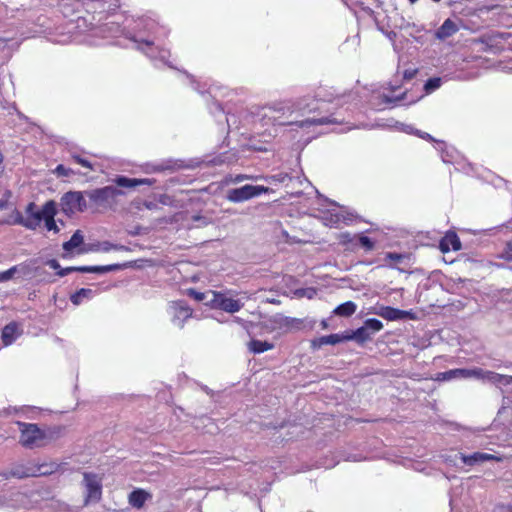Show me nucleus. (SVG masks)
Instances as JSON below:
<instances>
[{
	"label": "nucleus",
	"mask_w": 512,
	"mask_h": 512,
	"mask_svg": "<svg viewBox=\"0 0 512 512\" xmlns=\"http://www.w3.org/2000/svg\"><path fill=\"white\" fill-rule=\"evenodd\" d=\"M114 183L116 186H105L86 192L92 209L96 211L114 210L121 198L125 196V192L121 188H135L147 183V180L117 176Z\"/></svg>",
	"instance_id": "f257e3e1"
},
{
	"label": "nucleus",
	"mask_w": 512,
	"mask_h": 512,
	"mask_svg": "<svg viewBox=\"0 0 512 512\" xmlns=\"http://www.w3.org/2000/svg\"><path fill=\"white\" fill-rule=\"evenodd\" d=\"M37 206L34 202H30L26 207L27 218L23 219L21 215L18 216L15 223L21 224L24 227L35 230L44 221L45 228L54 233L59 232V227L55 221L57 214L56 204L54 201H47L41 210H36Z\"/></svg>",
	"instance_id": "f03ea898"
},
{
	"label": "nucleus",
	"mask_w": 512,
	"mask_h": 512,
	"mask_svg": "<svg viewBox=\"0 0 512 512\" xmlns=\"http://www.w3.org/2000/svg\"><path fill=\"white\" fill-rule=\"evenodd\" d=\"M17 425L20 430L19 443L25 448L43 447L55 438L52 431L41 429L37 424L18 421Z\"/></svg>",
	"instance_id": "7ed1b4c3"
},
{
	"label": "nucleus",
	"mask_w": 512,
	"mask_h": 512,
	"mask_svg": "<svg viewBox=\"0 0 512 512\" xmlns=\"http://www.w3.org/2000/svg\"><path fill=\"white\" fill-rule=\"evenodd\" d=\"M55 465L47 464V463H36L33 461H29L27 463H19L11 468L10 471L0 473L1 479H10V478H28V477H38L43 475H49L54 472Z\"/></svg>",
	"instance_id": "20e7f679"
},
{
	"label": "nucleus",
	"mask_w": 512,
	"mask_h": 512,
	"mask_svg": "<svg viewBox=\"0 0 512 512\" xmlns=\"http://www.w3.org/2000/svg\"><path fill=\"white\" fill-rule=\"evenodd\" d=\"M278 112L279 111H277L275 109H269L268 113L263 114L262 120L265 121L266 119H268L269 121H271V123L273 125H280V126L296 125L299 128L340 123V121H338L332 115L325 116V117H318V118H307L305 120L294 122V123L293 122H284V121L279 120V118L275 115Z\"/></svg>",
	"instance_id": "39448f33"
},
{
	"label": "nucleus",
	"mask_w": 512,
	"mask_h": 512,
	"mask_svg": "<svg viewBox=\"0 0 512 512\" xmlns=\"http://www.w3.org/2000/svg\"><path fill=\"white\" fill-rule=\"evenodd\" d=\"M47 265L56 271V275L64 277L72 272L82 273H106L116 271L122 268L120 264H110L104 266H78V267H66L62 268L56 259H50L47 261Z\"/></svg>",
	"instance_id": "423d86ee"
},
{
	"label": "nucleus",
	"mask_w": 512,
	"mask_h": 512,
	"mask_svg": "<svg viewBox=\"0 0 512 512\" xmlns=\"http://www.w3.org/2000/svg\"><path fill=\"white\" fill-rule=\"evenodd\" d=\"M60 205L62 212L69 216L87 209V202L81 191L66 192L60 199Z\"/></svg>",
	"instance_id": "0eeeda50"
},
{
	"label": "nucleus",
	"mask_w": 512,
	"mask_h": 512,
	"mask_svg": "<svg viewBox=\"0 0 512 512\" xmlns=\"http://www.w3.org/2000/svg\"><path fill=\"white\" fill-rule=\"evenodd\" d=\"M268 192V187L246 184L242 187L228 190L227 199L234 203H240Z\"/></svg>",
	"instance_id": "6e6552de"
},
{
	"label": "nucleus",
	"mask_w": 512,
	"mask_h": 512,
	"mask_svg": "<svg viewBox=\"0 0 512 512\" xmlns=\"http://www.w3.org/2000/svg\"><path fill=\"white\" fill-rule=\"evenodd\" d=\"M210 294L212 297L209 302L214 309L235 313L243 307V303L240 300L229 297L226 292L210 291Z\"/></svg>",
	"instance_id": "1a4fd4ad"
},
{
	"label": "nucleus",
	"mask_w": 512,
	"mask_h": 512,
	"mask_svg": "<svg viewBox=\"0 0 512 512\" xmlns=\"http://www.w3.org/2000/svg\"><path fill=\"white\" fill-rule=\"evenodd\" d=\"M87 491L86 502H98L102 496L101 478L95 473L85 472L83 474Z\"/></svg>",
	"instance_id": "9d476101"
},
{
	"label": "nucleus",
	"mask_w": 512,
	"mask_h": 512,
	"mask_svg": "<svg viewBox=\"0 0 512 512\" xmlns=\"http://www.w3.org/2000/svg\"><path fill=\"white\" fill-rule=\"evenodd\" d=\"M374 313L385 320L396 321L404 319H416V316L412 310H401L391 306H380L375 309Z\"/></svg>",
	"instance_id": "9b49d317"
},
{
	"label": "nucleus",
	"mask_w": 512,
	"mask_h": 512,
	"mask_svg": "<svg viewBox=\"0 0 512 512\" xmlns=\"http://www.w3.org/2000/svg\"><path fill=\"white\" fill-rule=\"evenodd\" d=\"M84 245V236L81 230H76L70 240L63 243L62 247L64 253L62 254V258H69L74 252L76 254H83L87 250L83 248Z\"/></svg>",
	"instance_id": "f8f14e48"
},
{
	"label": "nucleus",
	"mask_w": 512,
	"mask_h": 512,
	"mask_svg": "<svg viewBox=\"0 0 512 512\" xmlns=\"http://www.w3.org/2000/svg\"><path fill=\"white\" fill-rule=\"evenodd\" d=\"M385 262V266L391 269H397L400 272H404L405 270L400 268V265L410 266L412 260L411 253H397V252H387L383 258Z\"/></svg>",
	"instance_id": "ddd939ff"
},
{
	"label": "nucleus",
	"mask_w": 512,
	"mask_h": 512,
	"mask_svg": "<svg viewBox=\"0 0 512 512\" xmlns=\"http://www.w3.org/2000/svg\"><path fill=\"white\" fill-rule=\"evenodd\" d=\"M173 322L180 328L183 327L184 322L192 316V308L184 301H176L172 304Z\"/></svg>",
	"instance_id": "4468645a"
},
{
	"label": "nucleus",
	"mask_w": 512,
	"mask_h": 512,
	"mask_svg": "<svg viewBox=\"0 0 512 512\" xmlns=\"http://www.w3.org/2000/svg\"><path fill=\"white\" fill-rule=\"evenodd\" d=\"M460 459L462 462L468 466H474L479 463H483L486 461H503V457L495 454L484 453V452H475L470 455L461 454Z\"/></svg>",
	"instance_id": "2eb2a0df"
},
{
	"label": "nucleus",
	"mask_w": 512,
	"mask_h": 512,
	"mask_svg": "<svg viewBox=\"0 0 512 512\" xmlns=\"http://www.w3.org/2000/svg\"><path fill=\"white\" fill-rule=\"evenodd\" d=\"M462 248L460 238L455 231H447L439 242V249L442 253L459 251Z\"/></svg>",
	"instance_id": "dca6fc26"
},
{
	"label": "nucleus",
	"mask_w": 512,
	"mask_h": 512,
	"mask_svg": "<svg viewBox=\"0 0 512 512\" xmlns=\"http://www.w3.org/2000/svg\"><path fill=\"white\" fill-rule=\"evenodd\" d=\"M459 30L457 24L450 18L446 19L443 24L436 30L435 38L438 40H446Z\"/></svg>",
	"instance_id": "f3484780"
},
{
	"label": "nucleus",
	"mask_w": 512,
	"mask_h": 512,
	"mask_svg": "<svg viewBox=\"0 0 512 512\" xmlns=\"http://www.w3.org/2000/svg\"><path fill=\"white\" fill-rule=\"evenodd\" d=\"M150 498V493L144 489L137 488L129 494L128 502L133 508L141 509L145 505V502Z\"/></svg>",
	"instance_id": "a211bd4d"
},
{
	"label": "nucleus",
	"mask_w": 512,
	"mask_h": 512,
	"mask_svg": "<svg viewBox=\"0 0 512 512\" xmlns=\"http://www.w3.org/2000/svg\"><path fill=\"white\" fill-rule=\"evenodd\" d=\"M18 336V325L15 322H11L4 326L1 333L2 342L4 345H11Z\"/></svg>",
	"instance_id": "6ab92c4d"
},
{
	"label": "nucleus",
	"mask_w": 512,
	"mask_h": 512,
	"mask_svg": "<svg viewBox=\"0 0 512 512\" xmlns=\"http://www.w3.org/2000/svg\"><path fill=\"white\" fill-rule=\"evenodd\" d=\"M357 306L352 301H347L345 303H342L338 305L334 310L333 313L335 315L341 316V317H350L356 312Z\"/></svg>",
	"instance_id": "aec40b11"
},
{
	"label": "nucleus",
	"mask_w": 512,
	"mask_h": 512,
	"mask_svg": "<svg viewBox=\"0 0 512 512\" xmlns=\"http://www.w3.org/2000/svg\"><path fill=\"white\" fill-rule=\"evenodd\" d=\"M248 347L251 352H253L255 354H260L265 351L273 349L274 344L270 343L268 341L253 339L249 342Z\"/></svg>",
	"instance_id": "412c9836"
},
{
	"label": "nucleus",
	"mask_w": 512,
	"mask_h": 512,
	"mask_svg": "<svg viewBox=\"0 0 512 512\" xmlns=\"http://www.w3.org/2000/svg\"><path fill=\"white\" fill-rule=\"evenodd\" d=\"M94 291L89 288H81L70 296V300L74 305H80L84 299H91Z\"/></svg>",
	"instance_id": "4be33fe9"
},
{
	"label": "nucleus",
	"mask_w": 512,
	"mask_h": 512,
	"mask_svg": "<svg viewBox=\"0 0 512 512\" xmlns=\"http://www.w3.org/2000/svg\"><path fill=\"white\" fill-rule=\"evenodd\" d=\"M340 244L343 245L347 250L356 251L357 249V234L351 235L348 232L341 233L339 236Z\"/></svg>",
	"instance_id": "5701e85b"
},
{
	"label": "nucleus",
	"mask_w": 512,
	"mask_h": 512,
	"mask_svg": "<svg viewBox=\"0 0 512 512\" xmlns=\"http://www.w3.org/2000/svg\"><path fill=\"white\" fill-rule=\"evenodd\" d=\"M340 244L343 245L347 250L356 251L357 249V234L351 235L348 232L341 233L339 236Z\"/></svg>",
	"instance_id": "b1692460"
},
{
	"label": "nucleus",
	"mask_w": 512,
	"mask_h": 512,
	"mask_svg": "<svg viewBox=\"0 0 512 512\" xmlns=\"http://www.w3.org/2000/svg\"><path fill=\"white\" fill-rule=\"evenodd\" d=\"M346 337H349V341L356 339L360 342H364L370 339L371 333L363 325L362 327L356 329L355 331H346Z\"/></svg>",
	"instance_id": "393cba45"
},
{
	"label": "nucleus",
	"mask_w": 512,
	"mask_h": 512,
	"mask_svg": "<svg viewBox=\"0 0 512 512\" xmlns=\"http://www.w3.org/2000/svg\"><path fill=\"white\" fill-rule=\"evenodd\" d=\"M375 246L376 241L362 233L357 234V248H362L365 252H370L374 250Z\"/></svg>",
	"instance_id": "a878e982"
},
{
	"label": "nucleus",
	"mask_w": 512,
	"mask_h": 512,
	"mask_svg": "<svg viewBox=\"0 0 512 512\" xmlns=\"http://www.w3.org/2000/svg\"><path fill=\"white\" fill-rule=\"evenodd\" d=\"M324 224L329 227H338L344 220L340 213H327L323 217Z\"/></svg>",
	"instance_id": "bb28decb"
},
{
	"label": "nucleus",
	"mask_w": 512,
	"mask_h": 512,
	"mask_svg": "<svg viewBox=\"0 0 512 512\" xmlns=\"http://www.w3.org/2000/svg\"><path fill=\"white\" fill-rule=\"evenodd\" d=\"M70 159L74 163L84 167L88 171H94V166H93V164L91 163V161L88 158H86V157H84V156H82L80 154H77V153H72L70 155Z\"/></svg>",
	"instance_id": "cd10ccee"
},
{
	"label": "nucleus",
	"mask_w": 512,
	"mask_h": 512,
	"mask_svg": "<svg viewBox=\"0 0 512 512\" xmlns=\"http://www.w3.org/2000/svg\"><path fill=\"white\" fill-rule=\"evenodd\" d=\"M442 84V80L440 77H432V78H429L426 83L424 84V91H425V94H431L432 92H434L435 90H437L438 88H440Z\"/></svg>",
	"instance_id": "c85d7f7f"
},
{
	"label": "nucleus",
	"mask_w": 512,
	"mask_h": 512,
	"mask_svg": "<svg viewBox=\"0 0 512 512\" xmlns=\"http://www.w3.org/2000/svg\"><path fill=\"white\" fill-rule=\"evenodd\" d=\"M326 345H336L342 342L349 341V337H346V332L342 334H330L324 336Z\"/></svg>",
	"instance_id": "c756f323"
},
{
	"label": "nucleus",
	"mask_w": 512,
	"mask_h": 512,
	"mask_svg": "<svg viewBox=\"0 0 512 512\" xmlns=\"http://www.w3.org/2000/svg\"><path fill=\"white\" fill-rule=\"evenodd\" d=\"M464 373L465 372H463V369H461V368L452 369V370H449L446 372L439 373L437 376V379L438 380H450L452 378H457V377L464 378Z\"/></svg>",
	"instance_id": "7c9ffc66"
},
{
	"label": "nucleus",
	"mask_w": 512,
	"mask_h": 512,
	"mask_svg": "<svg viewBox=\"0 0 512 512\" xmlns=\"http://www.w3.org/2000/svg\"><path fill=\"white\" fill-rule=\"evenodd\" d=\"M364 326L368 331L371 330L372 332H378L383 329L382 322L376 318L367 319L364 322Z\"/></svg>",
	"instance_id": "2f4dec72"
},
{
	"label": "nucleus",
	"mask_w": 512,
	"mask_h": 512,
	"mask_svg": "<svg viewBox=\"0 0 512 512\" xmlns=\"http://www.w3.org/2000/svg\"><path fill=\"white\" fill-rule=\"evenodd\" d=\"M486 371L487 370H483L481 368L463 369V372H465L464 378L475 377L483 380H485Z\"/></svg>",
	"instance_id": "473e14b6"
},
{
	"label": "nucleus",
	"mask_w": 512,
	"mask_h": 512,
	"mask_svg": "<svg viewBox=\"0 0 512 512\" xmlns=\"http://www.w3.org/2000/svg\"><path fill=\"white\" fill-rule=\"evenodd\" d=\"M53 173L57 177H70L71 175L75 174V172L71 168H67L63 164L57 165L56 168L53 170Z\"/></svg>",
	"instance_id": "72a5a7b5"
},
{
	"label": "nucleus",
	"mask_w": 512,
	"mask_h": 512,
	"mask_svg": "<svg viewBox=\"0 0 512 512\" xmlns=\"http://www.w3.org/2000/svg\"><path fill=\"white\" fill-rule=\"evenodd\" d=\"M129 39L137 44V49L140 51H144L143 45L146 47H152L154 45V42L148 39H138L136 37H130Z\"/></svg>",
	"instance_id": "f704fd0d"
},
{
	"label": "nucleus",
	"mask_w": 512,
	"mask_h": 512,
	"mask_svg": "<svg viewBox=\"0 0 512 512\" xmlns=\"http://www.w3.org/2000/svg\"><path fill=\"white\" fill-rule=\"evenodd\" d=\"M16 271H17V266H13L6 271L0 272V282H5V281L10 280L14 276Z\"/></svg>",
	"instance_id": "c9c22d12"
},
{
	"label": "nucleus",
	"mask_w": 512,
	"mask_h": 512,
	"mask_svg": "<svg viewBox=\"0 0 512 512\" xmlns=\"http://www.w3.org/2000/svg\"><path fill=\"white\" fill-rule=\"evenodd\" d=\"M501 374L493 372V371H486L485 380L492 384H500Z\"/></svg>",
	"instance_id": "e433bc0d"
},
{
	"label": "nucleus",
	"mask_w": 512,
	"mask_h": 512,
	"mask_svg": "<svg viewBox=\"0 0 512 512\" xmlns=\"http://www.w3.org/2000/svg\"><path fill=\"white\" fill-rule=\"evenodd\" d=\"M326 91L324 89H319L316 98L318 101H324V102H332L334 100V96L332 94H326Z\"/></svg>",
	"instance_id": "4c0bfd02"
},
{
	"label": "nucleus",
	"mask_w": 512,
	"mask_h": 512,
	"mask_svg": "<svg viewBox=\"0 0 512 512\" xmlns=\"http://www.w3.org/2000/svg\"><path fill=\"white\" fill-rule=\"evenodd\" d=\"M324 345H326L324 336H321V337H318V338H314V339H312L310 341V347L313 350H318V349H320Z\"/></svg>",
	"instance_id": "58836bf2"
},
{
	"label": "nucleus",
	"mask_w": 512,
	"mask_h": 512,
	"mask_svg": "<svg viewBox=\"0 0 512 512\" xmlns=\"http://www.w3.org/2000/svg\"><path fill=\"white\" fill-rule=\"evenodd\" d=\"M133 205L135 206V208L137 209H141L142 207H145L146 209H153L154 207H156V204L154 202H148V201H144V202H141V201H135L133 202Z\"/></svg>",
	"instance_id": "ea45409f"
},
{
	"label": "nucleus",
	"mask_w": 512,
	"mask_h": 512,
	"mask_svg": "<svg viewBox=\"0 0 512 512\" xmlns=\"http://www.w3.org/2000/svg\"><path fill=\"white\" fill-rule=\"evenodd\" d=\"M502 258L507 261H512V241L507 243L502 253Z\"/></svg>",
	"instance_id": "a19ab883"
},
{
	"label": "nucleus",
	"mask_w": 512,
	"mask_h": 512,
	"mask_svg": "<svg viewBox=\"0 0 512 512\" xmlns=\"http://www.w3.org/2000/svg\"><path fill=\"white\" fill-rule=\"evenodd\" d=\"M188 294L190 296H192L194 299L198 300V301H202L205 299V294L202 293V292H197L196 290L194 289H189L188 290Z\"/></svg>",
	"instance_id": "79ce46f5"
},
{
	"label": "nucleus",
	"mask_w": 512,
	"mask_h": 512,
	"mask_svg": "<svg viewBox=\"0 0 512 512\" xmlns=\"http://www.w3.org/2000/svg\"><path fill=\"white\" fill-rule=\"evenodd\" d=\"M417 72V69H406L403 73V77L406 80H411L416 76Z\"/></svg>",
	"instance_id": "37998d69"
},
{
	"label": "nucleus",
	"mask_w": 512,
	"mask_h": 512,
	"mask_svg": "<svg viewBox=\"0 0 512 512\" xmlns=\"http://www.w3.org/2000/svg\"><path fill=\"white\" fill-rule=\"evenodd\" d=\"M500 384L505 386L512 384V376L501 374Z\"/></svg>",
	"instance_id": "c03bdc74"
},
{
	"label": "nucleus",
	"mask_w": 512,
	"mask_h": 512,
	"mask_svg": "<svg viewBox=\"0 0 512 512\" xmlns=\"http://www.w3.org/2000/svg\"><path fill=\"white\" fill-rule=\"evenodd\" d=\"M248 179H252V177L249 175H246V174H238L234 178V182H242V181L248 180Z\"/></svg>",
	"instance_id": "a18cd8bd"
},
{
	"label": "nucleus",
	"mask_w": 512,
	"mask_h": 512,
	"mask_svg": "<svg viewBox=\"0 0 512 512\" xmlns=\"http://www.w3.org/2000/svg\"><path fill=\"white\" fill-rule=\"evenodd\" d=\"M290 323L293 327L297 328V329H300L301 328V325L303 324V320L301 319H297V318H293L290 320Z\"/></svg>",
	"instance_id": "49530a36"
},
{
	"label": "nucleus",
	"mask_w": 512,
	"mask_h": 512,
	"mask_svg": "<svg viewBox=\"0 0 512 512\" xmlns=\"http://www.w3.org/2000/svg\"><path fill=\"white\" fill-rule=\"evenodd\" d=\"M420 137L425 139V140H429V141L433 140L432 136L430 134H428V133H422V134H420Z\"/></svg>",
	"instance_id": "de8ad7c7"
},
{
	"label": "nucleus",
	"mask_w": 512,
	"mask_h": 512,
	"mask_svg": "<svg viewBox=\"0 0 512 512\" xmlns=\"http://www.w3.org/2000/svg\"><path fill=\"white\" fill-rule=\"evenodd\" d=\"M7 206V199H0V210L6 208Z\"/></svg>",
	"instance_id": "09e8293b"
},
{
	"label": "nucleus",
	"mask_w": 512,
	"mask_h": 512,
	"mask_svg": "<svg viewBox=\"0 0 512 512\" xmlns=\"http://www.w3.org/2000/svg\"><path fill=\"white\" fill-rule=\"evenodd\" d=\"M320 326L323 330L327 329L328 328V322L326 319H323L321 322H320Z\"/></svg>",
	"instance_id": "8fccbe9b"
},
{
	"label": "nucleus",
	"mask_w": 512,
	"mask_h": 512,
	"mask_svg": "<svg viewBox=\"0 0 512 512\" xmlns=\"http://www.w3.org/2000/svg\"><path fill=\"white\" fill-rule=\"evenodd\" d=\"M405 98V94H403L401 97H399L400 100H403Z\"/></svg>",
	"instance_id": "3c124183"
},
{
	"label": "nucleus",
	"mask_w": 512,
	"mask_h": 512,
	"mask_svg": "<svg viewBox=\"0 0 512 512\" xmlns=\"http://www.w3.org/2000/svg\"><path fill=\"white\" fill-rule=\"evenodd\" d=\"M411 3H415L417 2L418 0H409Z\"/></svg>",
	"instance_id": "603ef678"
},
{
	"label": "nucleus",
	"mask_w": 512,
	"mask_h": 512,
	"mask_svg": "<svg viewBox=\"0 0 512 512\" xmlns=\"http://www.w3.org/2000/svg\"><path fill=\"white\" fill-rule=\"evenodd\" d=\"M433 1H434V2H436V3H438V2H440L441 0H433Z\"/></svg>",
	"instance_id": "864d4df0"
}]
</instances>
